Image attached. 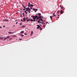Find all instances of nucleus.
<instances>
[{"instance_id": "bb28decb", "label": "nucleus", "mask_w": 77, "mask_h": 77, "mask_svg": "<svg viewBox=\"0 0 77 77\" xmlns=\"http://www.w3.org/2000/svg\"><path fill=\"white\" fill-rule=\"evenodd\" d=\"M60 7H61V8H62V9H63V7H62V6H61V5H60Z\"/></svg>"}, {"instance_id": "2eb2a0df", "label": "nucleus", "mask_w": 77, "mask_h": 77, "mask_svg": "<svg viewBox=\"0 0 77 77\" xmlns=\"http://www.w3.org/2000/svg\"><path fill=\"white\" fill-rule=\"evenodd\" d=\"M53 16L55 17L56 16V15L55 14L54 12V13L53 14Z\"/></svg>"}, {"instance_id": "4c0bfd02", "label": "nucleus", "mask_w": 77, "mask_h": 77, "mask_svg": "<svg viewBox=\"0 0 77 77\" xmlns=\"http://www.w3.org/2000/svg\"><path fill=\"white\" fill-rule=\"evenodd\" d=\"M22 9H20V11H22Z\"/></svg>"}, {"instance_id": "b1692460", "label": "nucleus", "mask_w": 77, "mask_h": 77, "mask_svg": "<svg viewBox=\"0 0 77 77\" xmlns=\"http://www.w3.org/2000/svg\"><path fill=\"white\" fill-rule=\"evenodd\" d=\"M20 36H22V37L24 36V35H23V34H21V35H20Z\"/></svg>"}, {"instance_id": "7c9ffc66", "label": "nucleus", "mask_w": 77, "mask_h": 77, "mask_svg": "<svg viewBox=\"0 0 77 77\" xmlns=\"http://www.w3.org/2000/svg\"><path fill=\"white\" fill-rule=\"evenodd\" d=\"M24 11H25V8H24V9H22Z\"/></svg>"}, {"instance_id": "5701e85b", "label": "nucleus", "mask_w": 77, "mask_h": 77, "mask_svg": "<svg viewBox=\"0 0 77 77\" xmlns=\"http://www.w3.org/2000/svg\"><path fill=\"white\" fill-rule=\"evenodd\" d=\"M23 7L24 8H26V7L24 6V5L23 4Z\"/></svg>"}, {"instance_id": "79ce46f5", "label": "nucleus", "mask_w": 77, "mask_h": 77, "mask_svg": "<svg viewBox=\"0 0 77 77\" xmlns=\"http://www.w3.org/2000/svg\"><path fill=\"white\" fill-rule=\"evenodd\" d=\"M40 26H42V24H40Z\"/></svg>"}, {"instance_id": "ea45409f", "label": "nucleus", "mask_w": 77, "mask_h": 77, "mask_svg": "<svg viewBox=\"0 0 77 77\" xmlns=\"http://www.w3.org/2000/svg\"><path fill=\"white\" fill-rule=\"evenodd\" d=\"M25 35H27V34H25Z\"/></svg>"}, {"instance_id": "a18cd8bd", "label": "nucleus", "mask_w": 77, "mask_h": 77, "mask_svg": "<svg viewBox=\"0 0 77 77\" xmlns=\"http://www.w3.org/2000/svg\"><path fill=\"white\" fill-rule=\"evenodd\" d=\"M45 23H43V24H44Z\"/></svg>"}, {"instance_id": "20e7f679", "label": "nucleus", "mask_w": 77, "mask_h": 77, "mask_svg": "<svg viewBox=\"0 0 77 77\" xmlns=\"http://www.w3.org/2000/svg\"><path fill=\"white\" fill-rule=\"evenodd\" d=\"M33 11H34L35 12H36L37 11H38V9H33Z\"/></svg>"}, {"instance_id": "37998d69", "label": "nucleus", "mask_w": 77, "mask_h": 77, "mask_svg": "<svg viewBox=\"0 0 77 77\" xmlns=\"http://www.w3.org/2000/svg\"><path fill=\"white\" fill-rule=\"evenodd\" d=\"M52 17H53V16H52Z\"/></svg>"}, {"instance_id": "72a5a7b5", "label": "nucleus", "mask_w": 77, "mask_h": 77, "mask_svg": "<svg viewBox=\"0 0 77 77\" xmlns=\"http://www.w3.org/2000/svg\"><path fill=\"white\" fill-rule=\"evenodd\" d=\"M23 17H24L25 16H24V14H23Z\"/></svg>"}, {"instance_id": "c756f323", "label": "nucleus", "mask_w": 77, "mask_h": 77, "mask_svg": "<svg viewBox=\"0 0 77 77\" xmlns=\"http://www.w3.org/2000/svg\"><path fill=\"white\" fill-rule=\"evenodd\" d=\"M40 29L41 30H42V28L41 27L40 28Z\"/></svg>"}, {"instance_id": "0eeeda50", "label": "nucleus", "mask_w": 77, "mask_h": 77, "mask_svg": "<svg viewBox=\"0 0 77 77\" xmlns=\"http://www.w3.org/2000/svg\"><path fill=\"white\" fill-rule=\"evenodd\" d=\"M37 26H38V27L36 28L37 29H39V28H40V26H39V25H37Z\"/></svg>"}, {"instance_id": "1a4fd4ad", "label": "nucleus", "mask_w": 77, "mask_h": 77, "mask_svg": "<svg viewBox=\"0 0 77 77\" xmlns=\"http://www.w3.org/2000/svg\"><path fill=\"white\" fill-rule=\"evenodd\" d=\"M26 19L27 22L29 21V18H28V17H26Z\"/></svg>"}, {"instance_id": "ddd939ff", "label": "nucleus", "mask_w": 77, "mask_h": 77, "mask_svg": "<svg viewBox=\"0 0 77 77\" xmlns=\"http://www.w3.org/2000/svg\"><path fill=\"white\" fill-rule=\"evenodd\" d=\"M22 28H24L25 27H26V26L25 25H23L22 26Z\"/></svg>"}, {"instance_id": "f03ea898", "label": "nucleus", "mask_w": 77, "mask_h": 77, "mask_svg": "<svg viewBox=\"0 0 77 77\" xmlns=\"http://www.w3.org/2000/svg\"><path fill=\"white\" fill-rule=\"evenodd\" d=\"M32 17L33 18V20H34L33 21H36V20H35L36 19L37 20V18H38V15H35V16H32Z\"/></svg>"}, {"instance_id": "473e14b6", "label": "nucleus", "mask_w": 77, "mask_h": 77, "mask_svg": "<svg viewBox=\"0 0 77 77\" xmlns=\"http://www.w3.org/2000/svg\"><path fill=\"white\" fill-rule=\"evenodd\" d=\"M17 23H18V22H16V24H17Z\"/></svg>"}, {"instance_id": "a878e982", "label": "nucleus", "mask_w": 77, "mask_h": 77, "mask_svg": "<svg viewBox=\"0 0 77 77\" xmlns=\"http://www.w3.org/2000/svg\"><path fill=\"white\" fill-rule=\"evenodd\" d=\"M3 38H2V37H0V39H3Z\"/></svg>"}, {"instance_id": "58836bf2", "label": "nucleus", "mask_w": 77, "mask_h": 77, "mask_svg": "<svg viewBox=\"0 0 77 77\" xmlns=\"http://www.w3.org/2000/svg\"><path fill=\"white\" fill-rule=\"evenodd\" d=\"M18 13V12L16 13L17 14Z\"/></svg>"}, {"instance_id": "7ed1b4c3", "label": "nucleus", "mask_w": 77, "mask_h": 77, "mask_svg": "<svg viewBox=\"0 0 77 77\" xmlns=\"http://www.w3.org/2000/svg\"><path fill=\"white\" fill-rule=\"evenodd\" d=\"M26 11H28L29 14H30V11H31V10H30V9L29 8H26Z\"/></svg>"}, {"instance_id": "423d86ee", "label": "nucleus", "mask_w": 77, "mask_h": 77, "mask_svg": "<svg viewBox=\"0 0 77 77\" xmlns=\"http://www.w3.org/2000/svg\"><path fill=\"white\" fill-rule=\"evenodd\" d=\"M14 33V32H8V33L9 34H12V33Z\"/></svg>"}, {"instance_id": "f8f14e48", "label": "nucleus", "mask_w": 77, "mask_h": 77, "mask_svg": "<svg viewBox=\"0 0 77 77\" xmlns=\"http://www.w3.org/2000/svg\"><path fill=\"white\" fill-rule=\"evenodd\" d=\"M36 15H38L39 16H40V15H41V13H38L37 14H36Z\"/></svg>"}, {"instance_id": "cd10ccee", "label": "nucleus", "mask_w": 77, "mask_h": 77, "mask_svg": "<svg viewBox=\"0 0 77 77\" xmlns=\"http://www.w3.org/2000/svg\"><path fill=\"white\" fill-rule=\"evenodd\" d=\"M30 9H32V7H30Z\"/></svg>"}, {"instance_id": "49530a36", "label": "nucleus", "mask_w": 77, "mask_h": 77, "mask_svg": "<svg viewBox=\"0 0 77 77\" xmlns=\"http://www.w3.org/2000/svg\"><path fill=\"white\" fill-rule=\"evenodd\" d=\"M19 40H20V39H19Z\"/></svg>"}, {"instance_id": "9b49d317", "label": "nucleus", "mask_w": 77, "mask_h": 77, "mask_svg": "<svg viewBox=\"0 0 77 77\" xmlns=\"http://www.w3.org/2000/svg\"><path fill=\"white\" fill-rule=\"evenodd\" d=\"M30 5H31V4L30 3H28V7H29V8H30Z\"/></svg>"}, {"instance_id": "f704fd0d", "label": "nucleus", "mask_w": 77, "mask_h": 77, "mask_svg": "<svg viewBox=\"0 0 77 77\" xmlns=\"http://www.w3.org/2000/svg\"><path fill=\"white\" fill-rule=\"evenodd\" d=\"M21 21L22 22L23 21V20H21Z\"/></svg>"}, {"instance_id": "39448f33", "label": "nucleus", "mask_w": 77, "mask_h": 77, "mask_svg": "<svg viewBox=\"0 0 77 77\" xmlns=\"http://www.w3.org/2000/svg\"><path fill=\"white\" fill-rule=\"evenodd\" d=\"M9 21L8 20V19H4L3 20V21Z\"/></svg>"}, {"instance_id": "9d476101", "label": "nucleus", "mask_w": 77, "mask_h": 77, "mask_svg": "<svg viewBox=\"0 0 77 77\" xmlns=\"http://www.w3.org/2000/svg\"><path fill=\"white\" fill-rule=\"evenodd\" d=\"M60 13L61 14H62L63 13V11L62 10H61L60 12Z\"/></svg>"}, {"instance_id": "aec40b11", "label": "nucleus", "mask_w": 77, "mask_h": 77, "mask_svg": "<svg viewBox=\"0 0 77 77\" xmlns=\"http://www.w3.org/2000/svg\"><path fill=\"white\" fill-rule=\"evenodd\" d=\"M6 38H7V39H8V38H10V36H8Z\"/></svg>"}, {"instance_id": "e433bc0d", "label": "nucleus", "mask_w": 77, "mask_h": 77, "mask_svg": "<svg viewBox=\"0 0 77 77\" xmlns=\"http://www.w3.org/2000/svg\"><path fill=\"white\" fill-rule=\"evenodd\" d=\"M22 14H23V15H24V13H23Z\"/></svg>"}, {"instance_id": "6ab92c4d", "label": "nucleus", "mask_w": 77, "mask_h": 77, "mask_svg": "<svg viewBox=\"0 0 77 77\" xmlns=\"http://www.w3.org/2000/svg\"><path fill=\"white\" fill-rule=\"evenodd\" d=\"M26 20V18L24 17V18H23V20H24V21H25Z\"/></svg>"}, {"instance_id": "c03bdc74", "label": "nucleus", "mask_w": 77, "mask_h": 77, "mask_svg": "<svg viewBox=\"0 0 77 77\" xmlns=\"http://www.w3.org/2000/svg\"><path fill=\"white\" fill-rule=\"evenodd\" d=\"M58 16H59V15H58Z\"/></svg>"}, {"instance_id": "4be33fe9", "label": "nucleus", "mask_w": 77, "mask_h": 77, "mask_svg": "<svg viewBox=\"0 0 77 77\" xmlns=\"http://www.w3.org/2000/svg\"><path fill=\"white\" fill-rule=\"evenodd\" d=\"M22 23H20V26H22Z\"/></svg>"}, {"instance_id": "6e6552de", "label": "nucleus", "mask_w": 77, "mask_h": 77, "mask_svg": "<svg viewBox=\"0 0 77 77\" xmlns=\"http://www.w3.org/2000/svg\"><path fill=\"white\" fill-rule=\"evenodd\" d=\"M23 33H24V32L23 31H21L20 32V34H23Z\"/></svg>"}, {"instance_id": "c85d7f7f", "label": "nucleus", "mask_w": 77, "mask_h": 77, "mask_svg": "<svg viewBox=\"0 0 77 77\" xmlns=\"http://www.w3.org/2000/svg\"><path fill=\"white\" fill-rule=\"evenodd\" d=\"M0 29H2V26H0Z\"/></svg>"}, {"instance_id": "f257e3e1", "label": "nucleus", "mask_w": 77, "mask_h": 77, "mask_svg": "<svg viewBox=\"0 0 77 77\" xmlns=\"http://www.w3.org/2000/svg\"><path fill=\"white\" fill-rule=\"evenodd\" d=\"M42 17L41 16H40L37 18V20H36V21L38 22V23H41V24H42L43 23V20H42Z\"/></svg>"}, {"instance_id": "4468645a", "label": "nucleus", "mask_w": 77, "mask_h": 77, "mask_svg": "<svg viewBox=\"0 0 77 77\" xmlns=\"http://www.w3.org/2000/svg\"><path fill=\"white\" fill-rule=\"evenodd\" d=\"M33 5L32 4H31L30 5V7H33Z\"/></svg>"}, {"instance_id": "dca6fc26", "label": "nucleus", "mask_w": 77, "mask_h": 77, "mask_svg": "<svg viewBox=\"0 0 77 77\" xmlns=\"http://www.w3.org/2000/svg\"><path fill=\"white\" fill-rule=\"evenodd\" d=\"M30 21H33V19H30L29 20Z\"/></svg>"}, {"instance_id": "a211bd4d", "label": "nucleus", "mask_w": 77, "mask_h": 77, "mask_svg": "<svg viewBox=\"0 0 77 77\" xmlns=\"http://www.w3.org/2000/svg\"><path fill=\"white\" fill-rule=\"evenodd\" d=\"M33 32L32 31L31 32V35H33Z\"/></svg>"}, {"instance_id": "f3484780", "label": "nucleus", "mask_w": 77, "mask_h": 77, "mask_svg": "<svg viewBox=\"0 0 77 77\" xmlns=\"http://www.w3.org/2000/svg\"><path fill=\"white\" fill-rule=\"evenodd\" d=\"M50 18H51V20H52L53 19V18H52V16H50Z\"/></svg>"}, {"instance_id": "2f4dec72", "label": "nucleus", "mask_w": 77, "mask_h": 77, "mask_svg": "<svg viewBox=\"0 0 77 77\" xmlns=\"http://www.w3.org/2000/svg\"><path fill=\"white\" fill-rule=\"evenodd\" d=\"M3 27H5V26L4 25V26H3Z\"/></svg>"}, {"instance_id": "c9c22d12", "label": "nucleus", "mask_w": 77, "mask_h": 77, "mask_svg": "<svg viewBox=\"0 0 77 77\" xmlns=\"http://www.w3.org/2000/svg\"><path fill=\"white\" fill-rule=\"evenodd\" d=\"M57 12H58V14H59V11H58Z\"/></svg>"}, {"instance_id": "393cba45", "label": "nucleus", "mask_w": 77, "mask_h": 77, "mask_svg": "<svg viewBox=\"0 0 77 77\" xmlns=\"http://www.w3.org/2000/svg\"><path fill=\"white\" fill-rule=\"evenodd\" d=\"M6 39H7V38L6 37L4 38V40H6Z\"/></svg>"}, {"instance_id": "a19ab883", "label": "nucleus", "mask_w": 77, "mask_h": 77, "mask_svg": "<svg viewBox=\"0 0 77 77\" xmlns=\"http://www.w3.org/2000/svg\"><path fill=\"white\" fill-rule=\"evenodd\" d=\"M58 18H59V17H58Z\"/></svg>"}, {"instance_id": "412c9836", "label": "nucleus", "mask_w": 77, "mask_h": 77, "mask_svg": "<svg viewBox=\"0 0 77 77\" xmlns=\"http://www.w3.org/2000/svg\"><path fill=\"white\" fill-rule=\"evenodd\" d=\"M25 13H26V14H27V11H25Z\"/></svg>"}]
</instances>
